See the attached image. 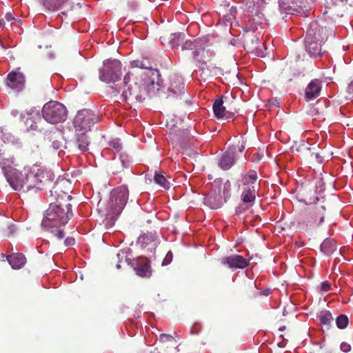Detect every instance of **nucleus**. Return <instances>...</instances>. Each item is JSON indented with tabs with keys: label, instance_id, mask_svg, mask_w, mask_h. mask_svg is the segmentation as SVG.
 I'll return each instance as SVG.
<instances>
[{
	"label": "nucleus",
	"instance_id": "17",
	"mask_svg": "<svg viewBox=\"0 0 353 353\" xmlns=\"http://www.w3.org/2000/svg\"><path fill=\"white\" fill-rule=\"evenodd\" d=\"M136 274L141 277H150L152 274L150 262L148 258H138L133 264Z\"/></svg>",
	"mask_w": 353,
	"mask_h": 353
},
{
	"label": "nucleus",
	"instance_id": "5",
	"mask_svg": "<svg viewBox=\"0 0 353 353\" xmlns=\"http://www.w3.org/2000/svg\"><path fill=\"white\" fill-rule=\"evenodd\" d=\"M99 117L91 110L83 109L78 111L73 120L75 133L88 132L99 121Z\"/></svg>",
	"mask_w": 353,
	"mask_h": 353
},
{
	"label": "nucleus",
	"instance_id": "44",
	"mask_svg": "<svg viewBox=\"0 0 353 353\" xmlns=\"http://www.w3.org/2000/svg\"><path fill=\"white\" fill-rule=\"evenodd\" d=\"M330 290V284L327 281H324L321 284V290L327 292Z\"/></svg>",
	"mask_w": 353,
	"mask_h": 353
},
{
	"label": "nucleus",
	"instance_id": "38",
	"mask_svg": "<svg viewBox=\"0 0 353 353\" xmlns=\"http://www.w3.org/2000/svg\"><path fill=\"white\" fill-rule=\"evenodd\" d=\"M310 158H314L316 161L321 163L323 161V157L321 155L319 152H315V150H312L310 154H309Z\"/></svg>",
	"mask_w": 353,
	"mask_h": 353
},
{
	"label": "nucleus",
	"instance_id": "1",
	"mask_svg": "<svg viewBox=\"0 0 353 353\" xmlns=\"http://www.w3.org/2000/svg\"><path fill=\"white\" fill-rule=\"evenodd\" d=\"M154 78H150L145 72H128L123 78L121 97L123 101L131 103L142 102L154 91Z\"/></svg>",
	"mask_w": 353,
	"mask_h": 353
},
{
	"label": "nucleus",
	"instance_id": "27",
	"mask_svg": "<svg viewBox=\"0 0 353 353\" xmlns=\"http://www.w3.org/2000/svg\"><path fill=\"white\" fill-rule=\"evenodd\" d=\"M37 171L39 174L41 180V184L42 185V189L50 183L54 179V174L50 170H43L37 167Z\"/></svg>",
	"mask_w": 353,
	"mask_h": 353
},
{
	"label": "nucleus",
	"instance_id": "2",
	"mask_svg": "<svg viewBox=\"0 0 353 353\" xmlns=\"http://www.w3.org/2000/svg\"><path fill=\"white\" fill-rule=\"evenodd\" d=\"M72 216L71 204L70 202L54 201L50 202L49 208L42 220V227L52 226V222L60 223L65 225Z\"/></svg>",
	"mask_w": 353,
	"mask_h": 353
},
{
	"label": "nucleus",
	"instance_id": "57",
	"mask_svg": "<svg viewBox=\"0 0 353 353\" xmlns=\"http://www.w3.org/2000/svg\"><path fill=\"white\" fill-rule=\"evenodd\" d=\"M315 200L318 201L319 198L317 196L315 197Z\"/></svg>",
	"mask_w": 353,
	"mask_h": 353
},
{
	"label": "nucleus",
	"instance_id": "33",
	"mask_svg": "<svg viewBox=\"0 0 353 353\" xmlns=\"http://www.w3.org/2000/svg\"><path fill=\"white\" fill-rule=\"evenodd\" d=\"M232 184L229 180L223 183V192L221 193L223 199H225V202L231 196Z\"/></svg>",
	"mask_w": 353,
	"mask_h": 353
},
{
	"label": "nucleus",
	"instance_id": "14",
	"mask_svg": "<svg viewBox=\"0 0 353 353\" xmlns=\"http://www.w3.org/2000/svg\"><path fill=\"white\" fill-rule=\"evenodd\" d=\"M37 173V167H33L31 170L25 175L26 192L30 190L37 192L42 190V185L41 184V179L39 178V174Z\"/></svg>",
	"mask_w": 353,
	"mask_h": 353
},
{
	"label": "nucleus",
	"instance_id": "31",
	"mask_svg": "<svg viewBox=\"0 0 353 353\" xmlns=\"http://www.w3.org/2000/svg\"><path fill=\"white\" fill-rule=\"evenodd\" d=\"M319 319L321 324L329 327L331 323L334 321V317L332 316L331 312L328 310H323L321 311L319 316Z\"/></svg>",
	"mask_w": 353,
	"mask_h": 353
},
{
	"label": "nucleus",
	"instance_id": "29",
	"mask_svg": "<svg viewBox=\"0 0 353 353\" xmlns=\"http://www.w3.org/2000/svg\"><path fill=\"white\" fill-rule=\"evenodd\" d=\"M68 0H41L43 6L49 11H57Z\"/></svg>",
	"mask_w": 353,
	"mask_h": 353
},
{
	"label": "nucleus",
	"instance_id": "7",
	"mask_svg": "<svg viewBox=\"0 0 353 353\" xmlns=\"http://www.w3.org/2000/svg\"><path fill=\"white\" fill-rule=\"evenodd\" d=\"M71 191L70 183L65 179H58L52 190L46 194L49 202L60 201L70 202L72 196L69 194Z\"/></svg>",
	"mask_w": 353,
	"mask_h": 353
},
{
	"label": "nucleus",
	"instance_id": "21",
	"mask_svg": "<svg viewBox=\"0 0 353 353\" xmlns=\"http://www.w3.org/2000/svg\"><path fill=\"white\" fill-rule=\"evenodd\" d=\"M25 83V77L21 72H12L7 77L6 85L11 89H21Z\"/></svg>",
	"mask_w": 353,
	"mask_h": 353
},
{
	"label": "nucleus",
	"instance_id": "34",
	"mask_svg": "<svg viewBox=\"0 0 353 353\" xmlns=\"http://www.w3.org/2000/svg\"><path fill=\"white\" fill-rule=\"evenodd\" d=\"M26 154L28 157L35 158L41 155V152L37 145H33L26 150Z\"/></svg>",
	"mask_w": 353,
	"mask_h": 353
},
{
	"label": "nucleus",
	"instance_id": "12",
	"mask_svg": "<svg viewBox=\"0 0 353 353\" xmlns=\"http://www.w3.org/2000/svg\"><path fill=\"white\" fill-rule=\"evenodd\" d=\"M164 86H167L168 97L179 96L183 93L184 86L181 78L177 74H170L168 77V81Z\"/></svg>",
	"mask_w": 353,
	"mask_h": 353
},
{
	"label": "nucleus",
	"instance_id": "16",
	"mask_svg": "<svg viewBox=\"0 0 353 353\" xmlns=\"http://www.w3.org/2000/svg\"><path fill=\"white\" fill-rule=\"evenodd\" d=\"M206 53L209 54V59H207L206 60L204 59L202 61H201L202 65L199 66L200 77L205 81L208 79L210 77L216 75V70L218 68L215 63H210L209 65H207V63L210 62L211 61V58L214 56V52L207 50Z\"/></svg>",
	"mask_w": 353,
	"mask_h": 353
},
{
	"label": "nucleus",
	"instance_id": "20",
	"mask_svg": "<svg viewBox=\"0 0 353 353\" xmlns=\"http://www.w3.org/2000/svg\"><path fill=\"white\" fill-rule=\"evenodd\" d=\"M321 82L317 79L312 80L305 88V97L307 101L312 100L320 96Z\"/></svg>",
	"mask_w": 353,
	"mask_h": 353
},
{
	"label": "nucleus",
	"instance_id": "45",
	"mask_svg": "<svg viewBox=\"0 0 353 353\" xmlns=\"http://www.w3.org/2000/svg\"><path fill=\"white\" fill-rule=\"evenodd\" d=\"M124 254L123 252H119L117 254V263L116 265V267L117 269H120L121 268V259H123V257H124Z\"/></svg>",
	"mask_w": 353,
	"mask_h": 353
},
{
	"label": "nucleus",
	"instance_id": "50",
	"mask_svg": "<svg viewBox=\"0 0 353 353\" xmlns=\"http://www.w3.org/2000/svg\"><path fill=\"white\" fill-rule=\"evenodd\" d=\"M14 23H16L19 26L21 24V19H17V21H15Z\"/></svg>",
	"mask_w": 353,
	"mask_h": 353
},
{
	"label": "nucleus",
	"instance_id": "51",
	"mask_svg": "<svg viewBox=\"0 0 353 353\" xmlns=\"http://www.w3.org/2000/svg\"><path fill=\"white\" fill-rule=\"evenodd\" d=\"M244 148H245V145H244L243 144H242V145L239 147V151H240L241 152H243V150H244Z\"/></svg>",
	"mask_w": 353,
	"mask_h": 353
},
{
	"label": "nucleus",
	"instance_id": "8",
	"mask_svg": "<svg viewBox=\"0 0 353 353\" xmlns=\"http://www.w3.org/2000/svg\"><path fill=\"white\" fill-rule=\"evenodd\" d=\"M132 68H139L148 70L145 72L148 77L154 78L157 85L159 86L163 83L159 70L155 66L157 64L150 57L143 56L141 59H137L131 62Z\"/></svg>",
	"mask_w": 353,
	"mask_h": 353
},
{
	"label": "nucleus",
	"instance_id": "37",
	"mask_svg": "<svg viewBox=\"0 0 353 353\" xmlns=\"http://www.w3.org/2000/svg\"><path fill=\"white\" fill-rule=\"evenodd\" d=\"M254 203H245L244 202H242V204L239 205L236 208V214H241L243 212H244L246 210H248L250 207L252 206Z\"/></svg>",
	"mask_w": 353,
	"mask_h": 353
},
{
	"label": "nucleus",
	"instance_id": "42",
	"mask_svg": "<svg viewBox=\"0 0 353 353\" xmlns=\"http://www.w3.org/2000/svg\"><path fill=\"white\" fill-rule=\"evenodd\" d=\"M120 161L122 163L123 168H128L129 165V160L127 155L121 154L120 155Z\"/></svg>",
	"mask_w": 353,
	"mask_h": 353
},
{
	"label": "nucleus",
	"instance_id": "22",
	"mask_svg": "<svg viewBox=\"0 0 353 353\" xmlns=\"http://www.w3.org/2000/svg\"><path fill=\"white\" fill-rule=\"evenodd\" d=\"M309 214L314 223L321 224L325 217V207L324 205L316 203L308 208Z\"/></svg>",
	"mask_w": 353,
	"mask_h": 353
},
{
	"label": "nucleus",
	"instance_id": "24",
	"mask_svg": "<svg viewBox=\"0 0 353 353\" xmlns=\"http://www.w3.org/2000/svg\"><path fill=\"white\" fill-rule=\"evenodd\" d=\"M294 151L300 153L303 157L307 158L312 150H316V146L311 147L308 143L303 140L296 141L292 147Z\"/></svg>",
	"mask_w": 353,
	"mask_h": 353
},
{
	"label": "nucleus",
	"instance_id": "55",
	"mask_svg": "<svg viewBox=\"0 0 353 353\" xmlns=\"http://www.w3.org/2000/svg\"><path fill=\"white\" fill-rule=\"evenodd\" d=\"M285 326L281 327L279 328V330H285Z\"/></svg>",
	"mask_w": 353,
	"mask_h": 353
},
{
	"label": "nucleus",
	"instance_id": "54",
	"mask_svg": "<svg viewBox=\"0 0 353 353\" xmlns=\"http://www.w3.org/2000/svg\"><path fill=\"white\" fill-rule=\"evenodd\" d=\"M192 54H193V57H195L197 55V52L194 51L192 52Z\"/></svg>",
	"mask_w": 353,
	"mask_h": 353
},
{
	"label": "nucleus",
	"instance_id": "19",
	"mask_svg": "<svg viewBox=\"0 0 353 353\" xmlns=\"http://www.w3.org/2000/svg\"><path fill=\"white\" fill-rule=\"evenodd\" d=\"M223 104V101L222 99H217L214 101L213 103V111L215 117L219 119H232L234 114L232 112L227 111Z\"/></svg>",
	"mask_w": 353,
	"mask_h": 353
},
{
	"label": "nucleus",
	"instance_id": "39",
	"mask_svg": "<svg viewBox=\"0 0 353 353\" xmlns=\"http://www.w3.org/2000/svg\"><path fill=\"white\" fill-rule=\"evenodd\" d=\"M173 255L171 251H169L166 256H165L164 259L162 262V265H169L172 261Z\"/></svg>",
	"mask_w": 353,
	"mask_h": 353
},
{
	"label": "nucleus",
	"instance_id": "36",
	"mask_svg": "<svg viewBox=\"0 0 353 353\" xmlns=\"http://www.w3.org/2000/svg\"><path fill=\"white\" fill-rule=\"evenodd\" d=\"M159 341L161 343L170 342L171 344L176 345V349L177 350V351H179V349L176 345V341L174 339V337L172 336V335L166 334H161L159 336Z\"/></svg>",
	"mask_w": 353,
	"mask_h": 353
},
{
	"label": "nucleus",
	"instance_id": "13",
	"mask_svg": "<svg viewBox=\"0 0 353 353\" xmlns=\"http://www.w3.org/2000/svg\"><path fill=\"white\" fill-rule=\"evenodd\" d=\"M221 263L228 268L236 270L246 268L249 264V261L241 255L232 254L222 258Z\"/></svg>",
	"mask_w": 353,
	"mask_h": 353
},
{
	"label": "nucleus",
	"instance_id": "40",
	"mask_svg": "<svg viewBox=\"0 0 353 353\" xmlns=\"http://www.w3.org/2000/svg\"><path fill=\"white\" fill-rule=\"evenodd\" d=\"M110 145L117 150V152H120L122 150L121 143L119 140H114L110 143Z\"/></svg>",
	"mask_w": 353,
	"mask_h": 353
},
{
	"label": "nucleus",
	"instance_id": "41",
	"mask_svg": "<svg viewBox=\"0 0 353 353\" xmlns=\"http://www.w3.org/2000/svg\"><path fill=\"white\" fill-rule=\"evenodd\" d=\"M143 240H145L146 241L144 242V243H148V241L150 242H154V245H157V243L154 241V236L152 234H145L143 237Z\"/></svg>",
	"mask_w": 353,
	"mask_h": 353
},
{
	"label": "nucleus",
	"instance_id": "3",
	"mask_svg": "<svg viewBox=\"0 0 353 353\" xmlns=\"http://www.w3.org/2000/svg\"><path fill=\"white\" fill-rule=\"evenodd\" d=\"M258 179L257 172L253 170L241 174V178L238 180V188L242 202L248 204L255 202L259 188Z\"/></svg>",
	"mask_w": 353,
	"mask_h": 353
},
{
	"label": "nucleus",
	"instance_id": "15",
	"mask_svg": "<svg viewBox=\"0 0 353 353\" xmlns=\"http://www.w3.org/2000/svg\"><path fill=\"white\" fill-rule=\"evenodd\" d=\"M6 176L8 182L14 190L26 192L25 175L16 170H10L6 172Z\"/></svg>",
	"mask_w": 353,
	"mask_h": 353
},
{
	"label": "nucleus",
	"instance_id": "18",
	"mask_svg": "<svg viewBox=\"0 0 353 353\" xmlns=\"http://www.w3.org/2000/svg\"><path fill=\"white\" fill-rule=\"evenodd\" d=\"M235 148H229L221 157L219 166L223 170L230 169L235 163Z\"/></svg>",
	"mask_w": 353,
	"mask_h": 353
},
{
	"label": "nucleus",
	"instance_id": "26",
	"mask_svg": "<svg viewBox=\"0 0 353 353\" xmlns=\"http://www.w3.org/2000/svg\"><path fill=\"white\" fill-rule=\"evenodd\" d=\"M75 134H76V141H75L76 146L81 152L87 151L88 150V146L90 143V139L87 134V132H82V134L75 133Z\"/></svg>",
	"mask_w": 353,
	"mask_h": 353
},
{
	"label": "nucleus",
	"instance_id": "43",
	"mask_svg": "<svg viewBox=\"0 0 353 353\" xmlns=\"http://www.w3.org/2000/svg\"><path fill=\"white\" fill-rule=\"evenodd\" d=\"M341 350L344 352H348L350 351L351 350V346L350 344L345 343V342H343L341 344Z\"/></svg>",
	"mask_w": 353,
	"mask_h": 353
},
{
	"label": "nucleus",
	"instance_id": "30",
	"mask_svg": "<svg viewBox=\"0 0 353 353\" xmlns=\"http://www.w3.org/2000/svg\"><path fill=\"white\" fill-rule=\"evenodd\" d=\"M60 223L52 222V226L43 227L50 232L53 234L58 239H61L64 237V232L60 228Z\"/></svg>",
	"mask_w": 353,
	"mask_h": 353
},
{
	"label": "nucleus",
	"instance_id": "47",
	"mask_svg": "<svg viewBox=\"0 0 353 353\" xmlns=\"http://www.w3.org/2000/svg\"><path fill=\"white\" fill-rule=\"evenodd\" d=\"M347 92L350 98L353 97V81L348 85Z\"/></svg>",
	"mask_w": 353,
	"mask_h": 353
},
{
	"label": "nucleus",
	"instance_id": "56",
	"mask_svg": "<svg viewBox=\"0 0 353 353\" xmlns=\"http://www.w3.org/2000/svg\"><path fill=\"white\" fill-rule=\"evenodd\" d=\"M61 13H62L63 14H66L65 11H63Z\"/></svg>",
	"mask_w": 353,
	"mask_h": 353
},
{
	"label": "nucleus",
	"instance_id": "32",
	"mask_svg": "<svg viewBox=\"0 0 353 353\" xmlns=\"http://www.w3.org/2000/svg\"><path fill=\"white\" fill-rule=\"evenodd\" d=\"M154 180L157 184L163 189L168 190L170 188V182L162 174L155 172Z\"/></svg>",
	"mask_w": 353,
	"mask_h": 353
},
{
	"label": "nucleus",
	"instance_id": "53",
	"mask_svg": "<svg viewBox=\"0 0 353 353\" xmlns=\"http://www.w3.org/2000/svg\"><path fill=\"white\" fill-rule=\"evenodd\" d=\"M12 226H11V227H9V228H8V229L10 230V234H12L14 232V231H13V230H12Z\"/></svg>",
	"mask_w": 353,
	"mask_h": 353
},
{
	"label": "nucleus",
	"instance_id": "4",
	"mask_svg": "<svg viewBox=\"0 0 353 353\" xmlns=\"http://www.w3.org/2000/svg\"><path fill=\"white\" fill-rule=\"evenodd\" d=\"M67 113L66 108L58 101H49L42 109L43 119L52 124L64 122L67 119Z\"/></svg>",
	"mask_w": 353,
	"mask_h": 353
},
{
	"label": "nucleus",
	"instance_id": "10",
	"mask_svg": "<svg viewBox=\"0 0 353 353\" xmlns=\"http://www.w3.org/2000/svg\"><path fill=\"white\" fill-rule=\"evenodd\" d=\"M331 34V30L321 26L316 21H312L307 30L306 37L323 43Z\"/></svg>",
	"mask_w": 353,
	"mask_h": 353
},
{
	"label": "nucleus",
	"instance_id": "28",
	"mask_svg": "<svg viewBox=\"0 0 353 353\" xmlns=\"http://www.w3.org/2000/svg\"><path fill=\"white\" fill-rule=\"evenodd\" d=\"M336 250L335 241L332 239H326L321 245V251L326 256H330Z\"/></svg>",
	"mask_w": 353,
	"mask_h": 353
},
{
	"label": "nucleus",
	"instance_id": "46",
	"mask_svg": "<svg viewBox=\"0 0 353 353\" xmlns=\"http://www.w3.org/2000/svg\"><path fill=\"white\" fill-rule=\"evenodd\" d=\"M75 243V240L72 237H68L65 239L64 244L65 246H71Z\"/></svg>",
	"mask_w": 353,
	"mask_h": 353
},
{
	"label": "nucleus",
	"instance_id": "25",
	"mask_svg": "<svg viewBox=\"0 0 353 353\" xmlns=\"http://www.w3.org/2000/svg\"><path fill=\"white\" fill-rule=\"evenodd\" d=\"M8 261L13 269H20L26 263V258L21 253H15L8 256Z\"/></svg>",
	"mask_w": 353,
	"mask_h": 353
},
{
	"label": "nucleus",
	"instance_id": "49",
	"mask_svg": "<svg viewBox=\"0 0 353 353\" xmlns=\"http://www.w3.org/2000/svg\"><path fill=\"white\" fill-rule=\"evenodd\" d=\"M5 25L4 19H0V28L3 27Z\"/></svg>",
	"mask_w": 353,
	"mask_h": 353
},
{
	"label": "nucleus",
	"instance_id": "6",
	"mask_svg": "<svg viewBox=\"0 0 353 353\" xmlns=\"http://www.w3.org/2000/svg\"><path fill=\"white\" fill-rule=\"evenodd\" d=\"M122 64L117 59H107L99 70V79L105 83H114L121 79Z\"/></svg>",
	"mask_w": 353,
	"mask_h": 353
},
{
	"label": "nucleus",
	"instance_id": "35",
	"mask_svg": "<svg viewBox=\"0 0 353 353\" xmlns=\"http://www.w3.org/2000/svg\"><path fill=\"white\" fill-rule=\"evenodd\" d=\"M348 318L346 315L341 314L336 319V323L339 329H344L348 325Z\"/></svg>",
	"mask_w": 353,
	"mask_h": 353
},
{
	"label": "nucleus",
	"instance_id": "11",
	"mask_svg": "<svg viewBox=\"0 0 353 353\" xmlns=\"http://www.w3.org/2000/svg\"><path fill=\"white\" fill-rule=\"evenodd\" d=\"M205 203L212 209H218L225 203V199H223L221 194L219 182H214L212 191L205 198Z\"/></svg>",
	"mask_w": 353,
	"mask_h": 353
},
{
	"label": "nucleus",
	"instance_id": "9",
	"mask_svg": "<svg viewBox=\"0 0 353 353\" xmlns=\"http://www.w3.org/2000/svg\"><path fill=\"white\" fill-rule=\"evenodd\" d=\"M129 192L125 185L117 188L113 190L112 195V208L116 214H120L128 199Z\"/></svg>",
	"mask_w": 353,
	"mask_h": 353
},
{
	"label": "nucleus",
	"instance_id": "23",
	"mask_svg": "<svg viewBox=\"0 0 353 353\" xmlns=\"http://www.w3.org/2000/svg\"><path fill=\"white\" fill-rule=\"evenodd\" d=\"M305 49L311 57H321L323 52H322L321 46L322 43L316 41V40H312V38L305 37Z\"/></svg>",
	"mask_w": 353,
	"mask_h": 353
},
{
	"label": "nucleus",
	"instance_id": "52",
	"mask_svg": "<svg viewBox=\"0 0 353 353\" xmlns=\"http://www.w3.org/2000/svg\"><path fill=\"white\" fill-rule=\"evenodd\" d=\"M255 41L256 42H257L259 41V38L256 37H254V38L252 39V41Z\"/></svg>",
	"mask_w": 353,
	"mask_h": 353
},
{
	"label": "nucleus",
	"instance_id": "48",
	"mask_svg": "<svg viewBox=\"0 0 353 353\" xmlns=\"http://www.w3.org/2000/svg\"><path fill=\"white\" fill-rule=\"evenodd\" d=\"M5 19L8 21H14V22L15 21H17V19L13 17V15L11 12L6 13L5 15Z\"/></svg>",
	"mask_w": 353,
	"mask_h": 353
}]
</instances>
